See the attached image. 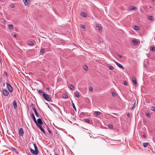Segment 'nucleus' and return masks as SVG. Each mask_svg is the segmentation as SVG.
Returning <instances> with one entry per match:
<instances>
[{"label":"nucleus","instance_id":"1","mask_svg":"<svg viewBox=\"0 0 155 155\" xmlns=\"http://www.w3.org/2000/svg\"><path fill=\"white\" fill-rule=\"evenodd\" d=\"M33 146L34 147L35 150L31 148H30L31 152L34 155H37L39 153V151L38 147L35 143H34Z\"/></svg>","mask_w":155,"mask_h":155},{"label":"nucleus","instance_id":"2","mask_svg":"<svg viewBox=\"0 0 155 155\" xmlns=\"http://www.w3.org/2000/svg\"><path fill=\"white\" fill-rule=\"evenodd\" d=\"M44 95H43V96L44 97V98L46 101H51V96L47 94H46L45 93L44 94Z\"/></svg>","mask_w":155,"mask_h":155},{"label":"nucleus","instance_id":"3","mask_svg":"<svg viewBox=\"0 0 155 155\" xmlns=\"http://www.w3.org/2000/svg\"><path fill=\"white\" fill-rule=\"evenodd\" d=\"M43 121L42 119L39 118L38 119L37 121L35 123L37 126L38 127L39 126H41L43 124Z\"/></svg>","mask_w":155,"mask_h":155},{"label":"nucleus","instance_id":"4","mask_svg":"<svg viewBox=\"0 0 155 155\" xmlns=\"http://www.w3.org/2000/svg\"><path fill=\"white\" fill-rule=\"evenodd\" d=\"M7 85V88L10 92H12L13 91V88L11 85L8 83H6Z\"/></svg>","mask_w":155,"mask_h":155},{"label":"nucleus","instance_id":"5","mask_svg":"<svg viewBox=\"0 0 155 155\" xmlns=\"http://www.w3.org/2000/svg\"><path fill=\"white\" fill-rule=\"evenodd\" d=\"M2 93L4 96L6 97L8 95L9 92L7 90L5 89H2Z\"/></svg>","mask_w":155,"mask_h":155},{"label":"nucleus","instance_id":"6","mask_svg":"<svg viewBox=\"0 0 155 155\" xmlns=\"http://www.w3.org/2000/svg\"><path fill=\"white\" fill-rule=\"evenodd\" d=\"M31 0H23V2L25 6H28L30 3Z\"/></svg>","mask_w":155,"mask_h":155},{"label":"nucleus","instance_id":"7","mask_svg":"<svg viewBox=\"0 0 155 155\" xmlns=\"http://www.w3.org/2000/svg\"><path fill=\"white\" fill-rule=\"evenodd\" d=\"M19 135H20L21 136H22L23 135V134H24V133L23 129L22 128H20L19 129Z\"/></svg>","mask_w":155,"mask_h":155},{"label":"nucleus","instance_id":"8","mask_svg":"<svg viewBox=\"0 0 155 155\" xmlns=\"http://www.w3.org/2000/svg\"><path fill=\"white\" fill-rule=\"evenodd\" d=\"M114 62L115 64L120 68H121L122 69H124V67L122 65H121V64H119V63H118V62H117L116 61H114Z\"/></svg>","mask_w":155,"mask_h":155},{"label":"nucleus","instance_id":"9","mask_svg":"<svg viewBox=\"0 0 155 155\" xmlns=\"http://www.w3.org/2000/svg\"><path fill=\"white\" fill-rule=\"evenodd\" d=\"M12 104H13L14 108V109H16L17 107V102H16V100H14L13 101Z\"/></svg>","mask_w":155,"mask_h":155},{"label":"nucleus","instance_id":"10","mask_svg":"<svg viewBox=\"0 0 155 155\" xmlns=\"http://www.w3.org/2000/svg\"><path fill=\"white\" fill-rule=\"evenodd\" d=\"M137 9L136 7H134L132 6H130L129 7V9L130 10H135Z\"/></svg>","mask_w":155,"mask_h":155},{"label":"nucleus","instance_id":"11","mask_svg":"<svg viewBox=\"0 0 155 155\" xmlns=\"http://www.w3.org/2000/svg\"><path fill=\"white\" fill-rule=\"evenodd\" d=\"M38 127L41 130L42 132H43L44 134H45V131L41 126H39Z\"/></svg>","mask_w":155,"mask_h":155},{"label":"nucleus","instance_id":"12","mask_svg":"<svg viewBox=\"0 0 155 155\" xmlns=\"http://www.w3.org/2000/svg\"><path fill=\"white\" fill-rule=\"evenodd\" d=\"M132 81L135 85H137V82L134 77L133 76L132 78Z\"/></svg>","mask_w":155,"mask_h":155},{"label":"nucleus","instance_id":"13","mask_svg":"<svg viewBox=\"0 0 155 155\" xmlns=\"http://www.w3.org/2000/svg\"><path fill=\"white\" fill-rule=\"evenodd\" d=\"M132 42L135 45H137L138 44V42L135 39L133 40L132 41Z\"/></svg>","mask_w":155,"mask_h":155},{"label":"nucleus","instance_id":"14","mask_svg":"<svg viewBox=\"0 0 155 155\" xmlns=\"http://www.w3.org/2000/svg\"><path fill=\"white\" fill-rule=\"evenodd\" d=\"M32 108L33 109V110H34L36 116H39L38 112H37L36 109L34 107H33Z\"/></svg>","mask_w":155,"mask_h":155},{"label":"nucleus","instance_id":"15","mask_svg":"<svg viewBox=\"0 0 155 155\" xmlns=\"http://www.w3.org/2000/svg\"><path fill=\"white\" fill-rule=\"evenodd\" d=\"M101 114V112L99 111H94V114H95L97 116H99Z\"/></svg>","mask_w":155,"mask_h":155},{"label":"nucleus","instance_id":"16","mask_svg":"<svg viewBox=\"0 0 155 155\" xmlns=\"http://www.w3.org/2000/svg\"><path fill=\"white\" fill-rule=\"evenodd\" d=\"M148 19H149L150 20L152 21H154V18L151 16H149L148 17Z\"/></svg>","mask_w":155,"mask_h":155},{"label":"nucleus","instance_id":"17","mask_svg":"<svg viewBox=\"0 0 155 155\" xmlns=\"http://www.w3.org/2000/svg\"><path fill=\"white\" fill-rule=\"evenodd\" d=\"M38 92L40 94V93L42 94L43 96V95H44V94H45V93L44 91H43L42 90H38Z\"/></svg>","mask_w":155,"mask_h":155},{"label":"nucleus","instance_id":"18","mask_svg":"<svg viewBox=\"0 0 155 155\" xmlns=\"http://www.w3.org/2000/svg\"><path fill=\"white\" fill-rule=\"evenodd\" d=\"M28 45L31 46H33L34 45V43L32 41H28Z\"/></svg>","mask_w":155,"mask_h":155},{"label":"nucleus","instance_id":"19","mask_svg":"<svg viewBox=\"0 0 155 155\" xmlns=\"http://www.w3.org/2000/svg\"><path fill=\"white\" fill-rule=\"evenodd\" d=\"M134 29L135 30H139L140 28L137 25H135Z\"/></svg>","mask_w":155,"mask_h":155},{"label":"nucleus","instance_id":"20","mask_svg":"<svg viewBox=\"0 0 155 155\" xmlns=\"http://www.w3.org/2000/svg\"><path fill=\"white\" fill-rule=\"evenodd\" d=\"M81 16L85 17L86 16V14L85 13L82 12L81 13Z\"/></svg>","mask_w":155,"mask_h":155},{"label":"nucleus","instance_id":"21","mask_svg":"<svg viewBox=\"0 0 155 155\" xmlns=\"http://www.w3.org/2000/svg\"><path fill=\"white\" fill-rule=\"evenodd\" d=\"M150 49L152 51H155V49L154 47L150 46Z\"/></svg>","mask_w":155,"mask_h":155},{"label":"nucleus","instance_id":"22","mask_svg":"<svg viewBox=\"0 0 155 155\" xmlns=\"http://www.w3.org/2000/svg\"><path fill=\"white\" fill-rule=\"evenodd\" d=\"M84 69L86 71H87L88 70V68L87 66L86 65H84L83 66Z\"/></svg>","mask_w":155,"mask_h":155},{"label":"nucleus","instance_id":"23","mask_svg":"<svg viewBox=\"0 0 155 155\" xmlns=\"http://www.w3.org/2000/svg\"><path fill=\"white\" fill-rule=\"evenodd\" d=\"M8 27L9 29H12L13 28V26L12 25H9Z\"/></svg>","mask_w":155,"mask_h":155},{"label":"nucleus","instance_id":"24","mask_svg":"<svg viewBox=\"0 0 155 155\" xmlns=\"http://www.w3.org/2000/svg\"><path fill=\"white\" fill-rule=\"evenodd\" d=\"M148 143H143V146L144 147H147Z\"/></svg>","mask_w":155,"mask_h":155},{"label":"nucleus","instance_id":"25","mask_svg":"<svg viewBox=\"0 0 155 155\" xmlns=\"http://www.w3.org/2000/svg\"><path fill=\"white\" fill-rule=\"evenodd\" d=\"M74 94L76 97H79V95L78 93L76 91L74 92Z\"/></svg>","mask_w":155,"mask_h":155},{"label":"nucleus","instance_id":"26","mask_svg":"<svg viewBox=\"0 0 155 155\" xmlns=\"http://www.w3.org/2000/svg\"><path fill=\"white\" fill-rule=\"evenodd\" d=\"M63 97L64 99H67L68 98V96L67 94H64L63 95Z\"/></svg>","mask_w":155,"mask_h":155},{"label":"nucleus","instance_id":"27","mask_svg":"<svg viewBox=\"0 0 155 155\" xmlns=\"http://www.w3.org/2000/svg\"><path fill=\"white\" fill-rule=\"evenodd\" d=\"M70 89L72 90H74L75 89V88H74V87L73 86V85L72 84H71L70 85Z\"/></svg>","mask_w":155,"mask_h":155},{"label":"nucleus","instance_id":"28","mask_svg":"<svg viewBox=\"0 0 155 155\" xmlns=\"http://www.w3.org/2000/svg\"><path fill=\"white\" fill-rule=\"evenodd\" d=\"M32 117V118L33 120H34V122L35 123H36V122H37V120L36 119V118H35V117Z\"/></svg>","mask_w":155,"mask_h":155},{"label":"nucleus","instance_id":"29","mask_svg":"<svg viewBox=\"0 0 155 155\" xmlns=\"http://www.w3.org/2000/svg\"><path fill=\"white\" fill-rule=\"evenodd\" d=\"M40 51L41 53H45V50L44 48L41 49Z\"/></svg>","mask_w":155,"mask_h":155},{"label":"nucleus","instance_id":"30","mask_svg":"<svg viewBox=\"0 0 155 155\" xmlns=\"http://www.w3.org/2000/svg\"><path fill=\"white\" fill-rule=\"evenodd\" d=\"M4 75H5L7 78H8V75L6 71L4 72Z\"/></svg>","mask_w":155,"mask_h":155},{"label":"nucleus","instance_id":"31","mask_svg":"<svg viewBox=\"0 0 155 155\" xmlns=\"http://www.w3.org/2000/svg\"><path fill=\"white\" fill-rule=\"evenodd\" d=\"M108 67L109 68L110 70H113L114 68V67L111 65L109 66Z\"/></svg>","mask_w":155,"mask_h":155},{"label":"nucleus","instance_id":"32","mask_svg":"<svg viewBox=\"0 0 155 155\" xmlns=\"http://www.w3.org/2000/svg\"><path fill=\"white\" fill-rule=\"evenodd\" d=\"M151 110L153 111H155V107L153 106H152L151 107Z\"/></svg>","mask_w":155,"mask_h":155},{"label":"nucleus","instance_id":"33","mask_svg":"<svg viewBox=\"0 0 155 155\" xmlns=\"http://www.w3.org/2000/svg\"><path fill=\"white\" fill-rule=\"evenodd\" d=\"M108 127L110 129H112L113 128V126L112 125L109 124H108Z\"/></svg>","mask_w":155,"mask_h":155},{"label":"nucleus","instance_id":"34","mask_svg":"<svg viewBox=\"0 0 155 155\" xmlns=\"http://www.w3.org/2000/svg\"><path fill=\"white\" fill-rule=\"evenodd\" d=\"M85 121L87 123L89 124L90 123V121L88 119H86L85 120Z\"/></svg>","mask_w":155,"mask_h":155},{"label":"nucleus","instance_id":"35","mask_svg":"<svg viewBox=\"0 0 155 155\" xmlns=\"http://www.w3.org/2000/svg\"><path fill=\"white\" fill-rule=\"evenodd\" d=\"M80 115H81V116H84V115H86L85 114V113L84 112H81V114H80Z\"/></svg>","mask_w":155,"mask_h":155},{"label":"nucleus","instance_id":"36","mask_svg":"<svg viewBox=\"0 0 155 155\" xmlns=\"http://www.w3.org/2000/svg\"><path fill=\"white\" fill-rule=\"evenodd\" d=\"M98 28L100 31H102V28L101 26H99Z\"/></svg>","mask_w":155,"mask_h":155},{"label":"nucleus","instance_id":"37","mask_svg":"<svg viewBox=\"0 0 155 155\" xmlns=\"http://www.w3.org/2000/svg\"><path fill=\"white\" fill-rule=\"evenodd\" d=\"M72 106H73V108L75 109V110H76V107H75L74 105V104L73 103H72Z\"/></svg>","mask_w":155,"mask_h":155},{"label":"nucleus","instance_id":"38","mask_svg":"<svg viewBox=\"0 0 155 155\" xmlns=\"http://www.w3.org/2000/svg\"><path fill=\"white\" fill-rule=\"evenodd\" d=\"M48 130L49 133L51 134H52V132L51 130L49 128L48 129Z\"/></svg>","mask_w":155,"mask_h":155},{"label":"nucleus","instance_id":"39","mask_svg":"<svg viewBox=\"0 0 155 155\" xmlns=\"http://www.w3.org/2000/svg\"><path fill=\"white\" fill-rule=\"evenodd\" d=\"M81 27L82 29H85V27L84 25H81Z\"/></svg>","mask_w":155,"mask_h":155},{"label":"nucleus","instance_id":"40","mask_svg":"<svg viewBox=\"0 0 155 155\" xmlns=\"http://www.w3.org/2000/svg\"><path fill=\"white\" fill-rule=\"evenodd\" d=\"M124 85L127 86V83L126 81H124Z\"/></svg>","mask_w":155,"mask_h":155},{"label":"nucleus","instance_id":"41","mask_svg":"<svg viewBox=\"0 0 155 155\" xmlns=\"http://www.w3.org/2000/svg\"><path fill=\"white\" fill-rule=\"evenodd\" d=\"M35 106V104H33V103H31V104L30 105V107H34V106Z\"/></svg>","mask_w":155,"mask_h":155},{"label":"nucleus","instance_id":"42","mask_svg":"<svg viewBox=\"0 0 155 155\" xmlns=\"http://www.w3.org/2000/svg\"><path fill=\"white\" fill-rule=\"evenodd\" d=\"M69 119H70V118H68V120L69 121L71 122L72 123V121H73L74 120V119L73 118L72 119H71V120H69Z\"/></svg>","mask_w":155,"mask_h":155},{"label":"nucleus","instance_id":"43","mask_svg":"<svg viewBox=\"0 0 155 155\" xmlns=\"http://www.w3.org/2000/svg\"><path fill=\"white\" fill-rule=\"evenodd\" d=\"M112 95L113 96V97H115L116 95V94L115 92H113L112 93Z\"/></svg>","mask_w":155,"mask_h":155},{"label":"nucleus","instance_id":"44","mask_svg":"<svg viewBox=\"0 0 155 155\" xmlns=\"http://www.w3.org/2000/svg\"><path fill=\"white\" fill-rule=\"evenodd\" d=\"M89 90L91 91L93 90V88L91 87H89Z\"/></svg>","mask_w":155,"mask_h":155},{"label":"nucleus","instance_id":"45","mask_svg":"<svg viewBox=\"0 0 155 155\" xmlns=\"http://www.w3.org/2000/svg\"><path fill=\"white\" fill-rule=\"evenodd\" d=\"M135 103H134V105L132 107V108H131V109L132 110L134 109L135 108Z\"/></svg>","mask_w":155,"mask_h":155},{"label":"nucleus","instance_id":"46","mask_svg":"<svg viewBox=\"0 0 155 155\" xmlns=\"http://www.w3.org/2000/svg\"><path fill=\"white\" fill-rule=\"evenodd\" d=\"M146 115L147 116H150V113H148L146 114Z\"/></svg>","mask_w":155,"mask_h":155},{"label":"nucleus","instance_id":"47","mask_svg":"<svg viewBox=\"0 0 155 155\" xmlns=\"http://www.w3.org/2000/svg\"><path fill=\"white\" fill-rule=\"evenodd\" d=\"M117 56L118 57H119L120 58H122V56L120 55L119 54H117Z\"/></svg>","mask_w":155,"mask_h":155},{"label":"nucleus","instance_id":"48","mask_svg":"<svg viewBox=\"0 0 155 155\" xmlns=\"http://www.w3.org/2000/svg\"><path fill=\"white\" fill-rule=\"evenodd\" d=\"M11 7L12 8H13L15 7V6L13 4H11Z\"/></svg>","mask_w":155,"mask_h":155},{"label":"nucleus","instance_id":"49","mask_svg":"<svg viewBox=\"0 0 155 155\" xmlns=\"http://www.w3.org/2000/svg\"><path fill=\"white\" fill-rule=\"evenodd\" d=\"M143 137H144V138H146V136L145 134H143Z\"/></svg>","mask_w":155,"mask_h":155},{"label":"nucleus","instance_id":"50","mask_svg":"<svg viewBox=\"0 0 155 155\" xmlns=\"http://www.w3.org/2000/svg\"><path fill=\"white\" fill-rule=\"evenodd\" d=\"M2 85L3 86V87H4L5 86V83L4 81H3V83H2Z\"/></svg>","mask_w":155,"mask_h":155},{"label":"nucleus","instance_id":"51","mask_svg":"<svg viewBox=\"0 0 155 155\" xmlns=\"http://www.w3.org/2000/svg\"><path fill=\"white\" fill-rule=\"evenodd\" d=\"M143 122L144 123H146L147 122V121L145 120H143Z\"/></svg>","mask_w":155,"mask_h":155},{"label":"nucleus","instance_id":"52","mask_svg":"<svg viewBox=\"0 0 155 155\" xmlns=\"http://www.w3.org/2000/svg\"><path fill=\"white\" fill-rule=\"evenodd\" d=\"M31 116H35L34 115V114L33 113H32L31 114Z\"/></svg>","mask_w":155,"mask_h":155},{"label":"nucleus","instance_id":"53","mask_svg":"<svg viewBox=\"0 0 155 155\" xmlns=\"http://www.w3.org/2000/svg\"><path fill=\"white\" fill-rule=\"evenodd\" d=\"M96 26L97 27H98L99 26V25L98 24H97L96 25Z\"/></svg>","mask_w":155,"mask_h":155},{"label":"nucleus","instance_id":"54","mask_svg":"<svg viewBox=\"0 0 155 155\" xmlns=\"http://www.w3.org/2000/svg\"><path fill=\"white\" fill-rule=\"evenodd\" d=\"M13 36H14V37H17V35L16 34H14L13 35Z\"/></svg>","mask_w":155,"mask_h":155},{"label":"nucleus","instance_id":"55","mask_svg":"<svg viewBox=\"0 0 155 155\" xmlns=\"http://www.w3.org/2000/svg\"><path fill=\"white\" fill-rule=\"evenodd\" d=\"M127 116H130V114L129 113H128L127 114Z\"/></svg>","mask_w":155,"mask_h":155},{"label":"nucleus","instance_id":"56","mask_svg":"<svg viewBox=\"0 0 155 155\" xmlns=\"http://www.w3.org/2000/svg\"><path fill=\"white\" fill-rule=\"evenodd\" d=\"M46 89H47V90H48L49 91V87H47V88H46Z\"/></svg>","mask_w":155,"mask_h":155},{"label":"nucleus","instance_id":"57","mask_svg":"<svg viewBox=\"0 0 155 155\" xmlns=\"http://www.w3.org/2000/svg\"><path fill=\"white\" fill-rule=\"evenodd\" d=\"M27 107L28 108V110L29 109L28 106V105L27 106Z\"/></svg>","mask_w":155,"mask_h":155},{"label":"nucleus","instance_id":"58","mask_svg":"<svg viewBox=\"0 0 155 155\" xmlns=\"http://www.w3.org/2000/svg\"><path fill=\"white\" fill-rule=\"evenodd\" d=\"M144 66L145 67H147V65L146 64H144Z\"/></svg>","mask_w":155,"mask_h":155},{"label":"nucleus","instance_id":"59","mask_svg":"<svg viewBox=\"0 0 155 155\" xmlns=\"http://www.w3.org/2000/svg\"><path fill=\"white\" fill-rule=\"evenodd\" d=\"M154 0H151V1L152 2H153L154 1Z\"/></svg>","mask_w":155,"mask_h":155},{"label":"nucleus","instance_id":"60","mask_svg":"<svg viewBox=\"0 0 155 155\" xmlns=\"http://www.w3.org/2000/svg\"><path fill=\"white\" fill-rule=\"evenodd\" d=\"M151 7H151V6H150V7H149V8H151Z\"/></svg>","mask_w":155,"mask_h":155},{"label":"nucleus","instance_id":"61","mask_svg":"<svg viewBox=\"0 0 155 155\" xmlns=\"http://www.w3.org/2000/svg\"><path fill=\"white\" fill-rule=\"evenodd\" d=\"M62 120H63V121H64V120H63V118H62Z\"/></svg>","mask_w":155,"mask_h":155},{"label":"nucleus","instance_id":"62","mask_svg":"<svg viewBox=\"0 0 155 155\" xmlns=\"http://www.w3.org/2000/svg\"><path fill=\"white\" fill-rule=\"evenodd\" d=\"M46 104H48L47 103H46Z\"/></svg>","mask_w":155,"mask_h":155},{"label":"nucleus","instance_id":"63","mask_svg":"<svg viewBox=\"0 0 155 155\" xmlns=\"http://www.w3.org/2000/svg\"><path fill=\"white\" fill-rule=\"evenodd\" d=\"M55 155H59L58 154H56Z\"/></svg>","mask_w":155,"mask_h":155},{"label":"nucleus","instance_id":"64","mask_svg":"<svg viewBox=\"0 0 155 155\" xmlns=\"http://www.w3.org/2000/svg\"><path fill=\"white\" fill-rule=\"evenodd\" d=\"M63 117V118H64V117Z\"/></svg>","mask_w":155,"mask_h":155}]
</instances>
